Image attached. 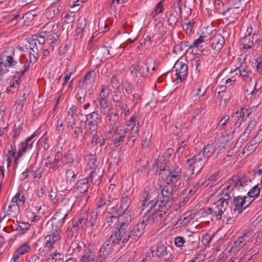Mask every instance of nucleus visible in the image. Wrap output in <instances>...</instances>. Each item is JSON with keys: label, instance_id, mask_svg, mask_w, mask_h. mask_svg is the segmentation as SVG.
<instances>
[{"label": "nucleus", "instance_id": "nucleus-34", "mask_svg": "<svg viewBox=\"0 0 262 262\" xmlns=\"http://www.w3.org/2000/svg\"><path fill=\"white\" fill-rule=\"evenodd\" d=\"M30 224L28 223H19L16 228V230L20 234L25 233L30 228Z\"/></svg>", "mask_w": 262, "mask_h": 262}, {"label": "nucleus", "instance_id": "nucleus-45", "mask_svg": "<svg viewBox=\"0 0 262 262\" xmlns=\"http://www.w3.org/2000/svg\"><path fill=\"white\" fill-rule=\"evenodd\" d=\"M85 223V220L84 219H79L75 223H74L71 229V231L74 232L77 231L79 229L82 227V226Z\"/></svg>", "mask_w": 262, "mask_h": 262}, {"label": "nucleus", "instance_id": "nucleus-48", "mask_svg": "<svg viewBox=\"0 0 262 262\" xmlns=\"http://www.w3.org/2000/svg\"><path fill=\"white\" fill-rule=\"evenodd\" d=\"M241 147V144L237 142L235 145L229 151L227 157H231L233 155L236 154L238 151Z\"/></svg>", "mask_w": 262, "mask_h": 262}, {"label": "nucleus", "instance_id": "nucleus-16", "mask_svg": "<svg viewBox=\"0 0 262 262\" xmlns=\"http://www.w3.org/2000/svg\"><path fill=\"white\" fill-rule=\"evenodd\" d=\"M253 237V232L250 230H245L242 232L237 240L234 241V245L235 247L247 249V243H249Z\"/></svg>", "mask_w": 262, "mask_h": 262}, {"label": "nucleus", "instance_id": "nucleus-21", "mask_svg": "<svg viewBox=\"0 0 262 262\" xmlns=\"http://www.w3.org/2000/svg\"><path fill=\"white\" fill-rule=\"evenodd\" d=\"M165 172V178L162 176L163 179H165L166 183L169 184L170 183L173 184V185H179V183H181V175L177 174L172 171L169 170L163 171ZM181 185L180 184V186Z\"/></svg>", "mask_w": 262, "mask_h": 262}, {"label": "nucleus", "instance_id": "nucleus-52", "mask_svg": "<svg viewBox=\"0 0 262 262\" xmlns=\"http://www.w3.org/2000/svg\"><path fill=\"white\" fill-rule=\"evenodd\" d=\"M111 84L112 88L115 89H118L120 86V82L116 76H113L112 77L111 79Z\"/></svg>", "mask_w": 262, "mask_h": 262}, {"label": "nucleus", "instance_id": "nucleus-8", "mask_svg": "<svg viewBox=\"0 0 262 262\" xmlns=\"http://www.w3.org/2000/svg\"><path fill=\"white\" fill-rule=\"evenodd\" d=\"M12 55H6L5 62L6 65L9 68H12L15 70L13 72H18L23 71V73H25L28 70V64H24V63L20 59H18L17 61L13 57L14 54V49H11Z\"/></svg>", "mask_w": 262, "mask_h": 262}, {"label": "nucleus", "instance_id": "nucleus-49", "mask_svg": "<svg viewBox=\"0 0 262 262\" xmlns=\"http://www.w3.org/2000/svg\"><path fill=\"white\" fill-rule=\"evenodd\" d=\"M206 257V255L204 253H199L197 254L192 260L189 262H203Z\"/></svg>", "mask_w": 262, "mask_h": 262}, {"label": "nucleus", "instance_id": "nucleus-12", "mask_svg": "<svg viewBox=\"0 0 262 262\" xmlns=\"http://www.w3.org/2000/svg\"><path fill=\"white\" fill-rule=\"evenodd\" d=\"M112 132H114L113 142L116 146L120 145L121 143L123 142L126 134H127V138H128L129 131L126 130L124 126H116ZM126 145L132 146L133 142L132 141L129 142L128 140Z\"/></svg>", "mask_w": 262, "mask_h": 262}, {"label": "nucleus", "instance_id": "nucleus-63", "mask_svg": "<svg viewBox=\"0 0 262 262\" xmlns=\"http://www.w3.org/2000/svg\"><path fill=\"white\" fill-rule=\"evenodd\" d=\"M227 144L223 142V140L219 143V146L217 147L218 150L217 154L223 152L227 148Z\"/></svg>", "mask_w": 262, "mask_h": 262}, {"label": "nucleus", "instance_id": "nucleus-25", "mask_svg": "<svg viewBox=\"0 0 262 262\" xmlns=\"http://www.w3.org/2000/svg\"><path fill=\"white\" fill-rule=\"evenodd\" d=\"M92 72H89L85 74L83 79L79 80L78 86L81 91L84 90L87 85L94 82V79L92 77Z\"/></svg>", "mask_w": 262, "mask_h": 262}, {"label": "nucleus", "instance_id": "nucleus-33", "mask_svg": "<svg viewBox=\"0 0 262 262\" xmlns=\"http://www.w3.org/2000/svg\"><path fill=\"white\" fill-rule=\"evenodd\" d=\"M217 173H214L212 175H211L209 178L205 181L203 185H204L205 187H212V186H214L216 182L217 181Z\"/></svg>", "mask_w": 262, "mask_h": 262}, {"label": "nucleus", "instance_id": "nucleus-9", "mask_svg": "<svg viewBox=\"0 0 262 262\" xmlns=\"http://www.w3.org/2000/svg\"><path fill=\"white\" fill-rule=\"evenodd\" d=\"M139 120L137 116H133L126 123L125 129L129 131L128 141L134 142L139 134Z\"/></svg>", "mask_w": 262, "mask_h": 262}, {"label": "nucleus", "instance_id": "nucleus-39", "mask_svg": "<svg viewBox=\"0 0 262 262\" xmlns=\"http://www.w3.org/2000/svg\"><path fill=\"white\" fill-rule=\"evenodd\" d=\"M86 26V21L85 19L79 20L77 24L76 29V33L77 35L82 33Z\"/></svg>", "mask_w": 262, "mask_h": 262}, {"label": "nucleus", "instance_id": "nucleus-59", "mask_svg": "<svg viewBox=\"0 0 262 262\" xmlns=\"http://www.w3.org/2000/svg\"><path fill=\"white\" fill-rule=\"evenodd\" d=\"M247 255H245L241 257L240 258H235L233 260H232L231 262H248L252 256L248 257Z\"/></svg>", "mask_w": 262, "mask_h": 262}, {"label": "nucleus", "instance_id": "nucleus-20", "mask_svg": "<svg viewBox=\"0 0 262 262\" xmlns=\"http://www.w3.org/2000/svg\"><path fill=\"white\" fill-rule=\"evenodd\" d=\"M13 78L10 82V89L8 90V92L10 93H13L18 89L20 85V78L25 74V73H23V71L20 72L19 73H18V72H13Z\"/></svg>", "mask_w": 262, "mask_h": 262}, {"label": "nucleus", "instance_id": "nucleus-30", "mask_svg": "<svg viewBox=\"0 0 262 262\" xmlns=\"http://www.w3.org/2000/svg\"><path fill=\"white\" fill-rule=\"evenodd\" d=\"M38 51L37 48H35V50L33 49V53H30L29 56V60L26 62L24 63V64H28V69H29V65L31 63H34L37 62L38 58Z\"/></svg>", "mask_w": 262, "mask_h": 262}, {"label": "nucleus", "instance_id": "nucleus-15", "mask_svg": "<svg viewBox=\"0 0 262 262\" xmlns=\"http://www.w3.org/2000/svg\"><path fill=\"white\" fill-rule=\"evenodd\" d=\"M173 69L176 71L177 83L182 82L185 79L188 74V66L184 62L177 60L175 63Z\"/></svg>", "mask_w": 262, "mask_h": 262}, {"label": "nucleus", "instance_id": "nucleus-13", "mask_svg": "<svg viewBox=\"0 0 262 262\" xmlns=\"http://www.w3.org/2000/svg\"><path fill=\"white\" fill-rule=\"evenodd\" d=\"M130 70L135 81L137 84H140L142 81V79L146 76L148 68L143 66L139 67L138 64L136 63L132 66Z\"/></svg>", "mask_w": 262, "mask_h": 262}, {"label": "nucleus", "instance_id": "nucleus-61", "mask_svg": "<svg viewBox=\"0 0 262 262\" xmlns=\"http://www.w3.org/2000/svg\"><path fill=\"white\" fill-rule=\"evenodd\" d=\"M206 36H200L199 38L194 40L193 46L198 48L200 43L206 40Z\"/></svg>", "mask_w": 262, "mask_h": 262}, {"label": "nucleus", "instance_id": "nucleus-47", "mask_svg": "<svg viewBox=\"0 0 262 262\" xmlns=\"http://www.w3.org/2000/svg\"><path fill=\"white\" fill-rule=\"evenodd\" d=\"M30 249V247L27 245L26 244H23L16 251L18 252V254L23 255L26 253L29 252Z\"/></svg>", "mask_w": 262, "mask_h": 262}, {"label": "nucleus", "instance_id": "nucleus-60", "mask_svg": "<svg viewBox=\"0 0 262 262\" xmlns=\"http://www.w3.org/2000/svg\"><path fill=\"white\" fill-rule=\"evenodd\" d=\"M247 255H245L241 257L240 258H235L233 260H232L231 262H248L252 256L248 257Z\"/></svg>", "mask_w": 262, "mask_h": 262}, {"label": "nucleus", "instance_id": "nucleus-44", "mask_svg": "<svg viewBox=\"0 0 262 262\" xmlns=\"http://www.w3.org/2000/svg\"><path fill=\"white\" fill-rule=\"evenodd\" d=\"M37 13L35 10L29 11L25 14L23 15L22 18H25V20L30 21L32 20L34 18L37 16Z\"/></svg>", "mask_w": 262, "mask_h": 262}, {"label": "nucleus", "instance_id": "nucleus-26", "mask_svg": "<svg viewBox=\"0 0 262 262\" xmlns=\"http://www.w3.org/2000/svg\"><path fill=\"white\" fill-rule=\"evenodd\" d=\"M246 112L247 110L243 108L233 113L231 115L232 122H234L235 123H236L237 122H239V123H242L244 122L246 120L245 113Z\"/></svg>", "mask_w": 262, "mask_h": 262}, {"label": "nucleus", "instance_id": "nucleus-4", "mask_svg": "<svg viewBox=\"0 0 262 262\" xmlns=\"http://www.w3.org/2000/svg\"><path fill=\"white\" fill-rule=\"evenodd\" d=\"M68 211L64 212L62 210H59L53 217L51 224L53 230L49 231L45 238V247L49 248L53 247L56 243L60 239L59 229L63 226L65 219L68 214Z\"/></svg>", "mask_w": 262, "mask_h": 262}, {"label": "nucleus", "instance_id": "nucleus-62", "mask_svg": "<svg viewBox=\"0 0 262 262\" xmlns=\"http://www.w3.org/2000/svg\"><path fill=\"white\" fill-rule=\"evenodd\" d=\"M192 26L191 23L190 21L182 25L183 29L187 34H189L191 32Z\"/></svg>", "mask_w": 262, "mask_h": 262}, {"label": "nucleus", "instance_id": "nucleus-56", "mask_svg": "<svg viewBox=\"0 0 262 262\" xmlns=\"http://www.w3.org/2000/svg\"><path fill=\"white\" fill-rule=\"evenodd\" d=\"M240 5L241 4H239L238 3H234V8H227L226 9H225L223 10V15H226L227 13L228 12H230V11H232V12H234V10L235 9H238L240 8Z\"/></svg>", "mask_w": 262, "mask_h": 262}, {"label": "nucleus", "instance_id": "nucleus-19", "mask_svg": "<svg viewBox=\"0 0 262 262\" xmlns=\"http://www.w3.org/2000/svg\"><path fill=\"white\" fill-rule=\"evenodd\" d=\"M34 135L28 137L25 141L21 142L18 145V156L20 158L25 152L30 150L32 148Z\"/></svg>", "mask_w": 262, "mask_h": 262}, {"label": "nucleus", "instance_id": "nucleus-11", "mask_svg": "<svg viewBox=\"0 0 262 262\" xmlns=\"http://www.w3.org/2000/svg\"><path fill=\"white\" fill-rule=\"evenodd\" d=\"M251 180L247 177H241L237 178L236 180L232 181L230 184H226L224 186L226 188H232L231 191L235 192L237 190L238 191H246Z\"/></svg>", "mask_w": 262, "mask_h": 262}, {"label": "nucleus", "instance_id": "nucleus-1", "mask_svg": "<svg viewBox=\"0 0 262 262\" xmlns=\"http://www.w3.org/2000/svg\"><path fill=\"white\" fill-rule=\"evenodd\" d=\"M180 188V183L179 185H173L169 188L165 186L161 190L162 197L159 201L152 198L151 195L146 192L143 194L142 204L151 212L154 213L160 219L164 214H165L171 206L172 205L174 199V192H176Z\"/></svg>", "mask_w": 262, "mask_h": 262}, {"label": "nucleus", "instance_id": "nucleus-23", "mask_svg": "<svg viewBox=\"0 0 262 262\" xmlns=\"http://www.w3.org/2000/svg\"><path fill=\"white\" fill-rule=\"evenodd\" d=\"M105 123L109 127L110 131L112 132V130L116 127L115 125L118 120V113L112 112L105 116Z\"/></svg>", "mask_w": 262, "mask_h": 262}, {"label": "nucleus", "instance_id": "nucleus-10", "mask_svg": "<svg viewBox=\"0 0 262 262\" xmlns=\"http://www.w3.org/2000/svg\"><path fill=\"white\" fill-rule=\"evenodd\" d=\"M173 250L171 247L162 244H158L156 249V255L161 260L171 261L173 258Z\"/></svg>", "mask_w": 262, "mask_h": 262}, {"label": "nucleus", "instance_id": "nucleus-53", "mask_svg": "<svg viewBox=\"0 0 262 262\" xmlns=\"http://www.w3.org/2000/svg\"><path fill=\"white\" fill-rule=\"evenodd\" d=\"M164 10V8L162 5V2L160 1L157 3L156 6L155 12L156 15H159L162 13Z\"/></svg>", "mask_w": 262, "mask_h": 262}, {"label": "nucleus", "instance_id": "nucleus-7", "mask_svg": "<svg viewBox=\"0 0 262 262\" xmlns=\"http://www.w3.org/2000/svg\"><path fill=\"white\" fill-rule=\"evenodd\" d=\"M130 215L123 214L119 215L115 223V230L112 233L114 236H116L118 239H120L122 242L124 241L126 238V233L129 229V226L132 221Z\"/></svg>", "mask_w": 262, "mask_h": 262}, {"label": "nucleus", "instance_id": "nucleus-50", "mask_svg": "<svg viewBox=\"0 0 262 262\" xmlns=\"http://www.w3.org/2000/svg\"><path fill=\"white\" fill-rule=\"evenodd\" d=\"M86 95V92L85 90H83V91H81L80 89L79 91H78V93L76 96V97L77 99L79 100V102L82 103L84 101V97Z\"/></svg>", "mask_w": 262, "mask_h": 262}, {"label": "nucleus", "instance_id": "nucleus-5", "mask_svg": "<svg viewBox=\"0 0 262 262\" xmlns=\"http://www.w3.org/2000/svg\"><path fill=\"white\" fill-rule=\"evenodd\" d=\"M123 246L124 244L120 239L111 234L101 246L97 255L98 258L109 261L110 256Z\"/></svg>", "mask_w": 262, "mask_h": 262}, {"label": "nucleus", "instance_id": "nucleus-6", "mask_svg": "<svg viewBox=\"0 0 262 262\" xmlns=\"http://www.w3.org/2000/svg\"><path fill=\"white\" fill-rule=\"evenodd\" d=\"M214 152L215 147H213L212 145L208 144L204 148L202 154L200 152L187 160L186 163L187 165L192 168L191 174L193 173L195 169H199L197 172L199 173L203 168L205 162L203 161V157L207 158V159H208Z\"/></svg>", "mask_w": 262, "mask_h": 262}, {"label": "nucleus", "instance_id": "nucleus-18", "mask_svg": "<svg viewBox=\"0 0 262 262\" xmlns=\"http://www.w3.org/2000/svg\"><path fill=\"white\" fill-rule=\"evenodd\" d=\"M100 121L101 118L96 112L91 113L86 116V123H88L90 129L93 132L96 130L97 125Z\"/></svg>", "mask_w": 262, "mask_h": 262}, {"label": "nucleus", "instance_id": "nucleus-38", "mask_svg": "<svg viewBox=\"0 0 262 262\" xmlns=\"http://www.w3.org/2000/svg\"><path fill=\"white\" fill-rule=\"evenodd\" d=\"M84 179L88 180V183L91 182L93 184H95L99 181V176L97 175V173L94 170H93L91 171L89 177L85 178Z\"/></svg>", "mask_w": 262, "mask_h": 262}, {"label": "nucleus", "instance_id": "nucleus-64", "mask_svg": "<svg viewBox=\"0 0 262 262\" xmlns=\"http://www.w3.org/2000/svg\"><path fill=\"white\" fill-rule=\"evenodd\" d=\"M256 71L262 75V61L261 59H256L255 62Z\"/></svg>", "mask_w": 262, "mask_h": 262}, {"label": "nucleus", "instance_id": "nucleus-28", "mask_svg": "<svg viewBox=\"0 0 262 262\" xmlns=\"http://www.w3.org/2000/svg\"><path fill=\"white\" fill-rule=\"evenodd\" d=\"M88 180L82 179L79 180L75 184L74 188L81 193H85L88 189Z\"/></svg>", "mask_w": 262, "mask_h": 262}, {"label": "nucleus", "instance_id": "nucleus-31", "mask_svg": "<svg viewBox=\"0 0 262 262\" xmlns=\"http://www.w3.org/2000/svg\"><path fill=\"white\" fill-rule=\"evenodd\" d=\"M236 74L238 73L241 77L244 78H250L251 79L252 73L250 71H248L247 69L245 68L242 65L235 70Z\"/></svg>", "mask_w": 262, "mask_h": 262}, {"label": "nucleus", "instance_id": "nucleus-51", "mask_svg": "<svg viewBox=\"0 0 262 262\" xmlns=\"http://www.w3.org/2000/svg\"><path fill=\"white\" fill-rule=\"evenodd\" d=\"M185 242L184 238L182 236H178L174 238V244L178 247H182Z\"/></svg>", "mask_w": 262, "mask_h": 262}, {"label": "nucleus", "instance_id": "nucleus-24", "mask_svg": "<svg viewBox=\"0 0 262 262\" xmlns=\"http://www.w3.org/2000/svg\"><path fill=\"white\" fill-rule=\"evenodd\" d=\"M113 101L115 103V106L116 110L118 111H121V116H126L128 115L129 113V110L128 108L127 105L126 103H124L120 99L117 100L114 98Z\"/></svg>", "mask_w": 262, "mask_h": 262}, {"label": "nucleus", "instance_id": "nucleus-29", "mask_svg": "<svg viewBox=\"0 0 262 262\" xmlns=\"http://www.w3.org/2000/svg\"><path fill=\"white\" fill-rule=\"evenodd\" d=\"M160 170L163 171L169 170L170 171H172L174 173L177 174L181 175L182 173V171L181 168L179 167L178 165H174V166L169 165V164H166L163 168L160 167Z\"/></svg>", "mask_w": 262, "mask_h": 262}, {"label": "nucleus", "instance_id": "nucleus-35", "mask_svg": "<svg viewBox=\"0 0 262 262\" xmlns=\"http://www.w3.org/2000/svg\"><path fill=\"white\" fill-rule=\"evenodd\" d=\"M25 202V198L23 194L20 193H17L11 200L12 203H16L18 206L23 205Z\"/></svg>", "mask_w": 262, "mask_h": 262}, {"label": "nucleus", "instance_id": "nucleus-43", "mask_svg": "<svg viewBox=\"0 0 262 262\" xmlns=\"http://www.w3.org/2000/svg\"><path fill=\"white\" fill-rule=\"evenodd\" d=\"M262 140V129L260 128L259 132L258 134L250 142L252 145L256 146V148L258 146V144Z\"/></svg>", "mask_w": 262, "mask_h": 262}, {"label": "nucleus", "instance_id": "nucleus-57", "mask_svg": "<svg viewBox=\"0 0 262 262\" xmlns=\"http://www.w3.org/2000/svg\"><path fill=\"white\" fill-rule=\"evenodd\" d=\"M75 16L74 12H72L69 14H67L64 17V22L67 24H69L74 21V17Z\"/></svg>", "mask_w": 262, "mask_h": 262}, {"label": "nucleus", "instance_id": "nucleus-55", "mask_svg": "<svg viewBox=\"0 0 262 262\" xmlns=\"http://www.w3.org/2000/svg\"><path fill=\"white\" fill-rule=\"evenodd\" d=\"M177 20L178 18L174 15L173 14H170L169 15V17L168 20L169 25L174 27L175 25H176Z\"/></svg>", "mask_w": 262, "mask_h": 262}, {"label": "nucleus", "instance_id": "nucleus-22", "mask_svg": "<svg viewBox=\"0 0 262 262\" xmlns=\"http://www.w3.org/2000/svg\"><path fill=\"white\" fill-rule=\"evenodd\" d=\"M111 201L107 200L106 196H102L97 203V206L95 213L101 216L107 209V206L110 205Z\"/></svg>", "mask_w": 262, "mask_h": 262}, {"label": "nucleus", "instance_id": "nucleus-58", "mask_svg": "<svg viewBox=\"0 0 262 262\" xmlns=\"http://www.w3.org/2000/svg\"><path fill=\"white\" fill-rule=\"evenodd\" d=\"M205 93V91H202L201 88H198L196 90L193 91L192 93V95L193 96L198 97L199 98H200L201 97H203Z\"/></svg>", "mask_w": 262, "mask_h": 262}, {"label": "nucleus", "instance_id": "nucleus-42", "mask_svg": "<svg viewBox=\"0 0 262 262\" xmlns=\"http://www.w3.org/2000/svg\"><path fill=\"white\" fill-rule=\"evenodd\" d=\"M255 125L256 121L255 120H251L249 123L248 126L246 128L245 132L243 134V135L246 137H248L250 134L251 132L253 129Z\"/></svg>", "mask_w": 262, "mask_h": 262}, {"label": "nucleus", "instance_id": "nucleus-37", "mask_svg": "<svg viewBox=\"0 0 262 262\" xmlns=\"http://www.w3.org/2000/svg\"><path fill=\"white\" fill-rule=\"evenodd\" d=\"M130 203V199L128 196L123 197L121 199L120 207L122 210L126 211Z\"/></svg>", "mask_w": 262, "mask_h": 262}, {"label": "nucleus", "instance_id": "nucleus-32", "mask_svg": "<svg viewBox=\"0 0 262 262\" xmlns=\"http://www.w3.org/2000/svg\"><path fill=\"white\" fill-rule=\"evenodd\" d=\"M260 193V188L258 185H255L247 193L248 197L247 199L249 200H252V202L254 201V197H257Z\"/></svg>", "mask_w": 262, "mask_h": 262}, {"label": "nucleus", "instance_id": "nucleus-36", "mask_svg": "<svg viewBox=\"0 0 262 262\" xmlns=\"http://www.w3.org/2000/svg\"><path fill=\"white\" fill-rule=\"evenodd\" d=\"M80 262H94L91 252L90 251L85 252L81 256Z\"/></svg>", "mask_w": 262, "mask_h": 262}, {"label": "nucleus", "instance_id": "nucleus-41", "mask_svg": "<svg viewBox=\"0 0 262 262\" xmlns=\"http://www.w3.org/2000/svg\"><path fill=\"white\" fill-rule=\"evenodd\" d=\"M75 125V119L74 118L73 113H68L67 118V126L69 129H72Z\"/></svg>", "mask_w": 262, "mask_h": 262}, {"label": "nucleus", "instance_id": "nucleus-40", "mask_svg": "<svg viewBox=\"0 0 262 262\" xmlns=\"http://www.w3.org/2000/svg\"><path fill=\"white\" fill-rule=\"evenodd\" d=\"M77 173H76L73 170L69 169L66 171V179L68 181L73 182L77 177Z\"/></svg>", "mask_w": 262, "mask_h": 262}, {"label": "nucleus", "instance_id": "nucleus-46", "mask_svg": "<svg viewBox=\"0 0 262 262\" xmlns=\"http://www.w3.org/2000/svg\"><path fill=\"white\" fill-rule=\"evenodd\" d=\"M229 120V116L228 115L225 116L217 123L216 128L219 130L223 129L226 125Z\"/></svg>", "mask_w": 262, "mask_h": 262}, {"label": "nucleus", "instance_id": "nucleus-54", "mask_svg": "<svg viewBox=\"0 0 262 262\" xmlns=\"http://www.w3.org/2000/svg\"><path fill=\"white\" fill-rule=\"evenodd\" d=\"M99 110L101 114L105 117L112 112V111L113 108L111 106H108L106 107L99 108Z\"/></svg>", "mask_w": 262, "mask_h": 262}, {"label": "nucleus", "instance_id": "nucleus-27", "mask_svg": "<svg viewBox=\"0 0 262 262\" xmlns=\"http://www.w3.org/2000/svg\"><path fill=\"white\" fill-rule=\"evenodd\" d=\"M49 157L47 159L48 162H46L45 165L47 166L50 170L52 171H55L59 166V163L60 161V157L58 155L55 156L54 160L52 161H50Z\"/></svg>", "mask_w": 262, "mask_h": 262}, {"label": "nucleus", "instance_id": "nucleus-17", "mask_svg": "<svg viewBox=\"0 0 262 262\" xmlns=\"http://www.w3.org/2000/svg\"><path fill=\"white\" fill-rule=\"evenodd\" d=\"M225 38L220 34H215L210 37L209 43L212 49L219 52L225 44Z\"/></svg>", "mask_w": 262, "mask_h": 262}, {"label": "nucleus", "instance_id": "nucleus-14", "mask_svg": "<svg viewBox=\"0 0 262 262\" xmlns=\"http://www.w3.org/2000/svg\"><path fill=\"white\" fill-rule=\"evenodd\" d=\"M232 197L233 199L232 203H233L234 206L233 210L235 212L237 211L238 214H240L243 210L245 209L252 202V200H249L247 197L245 196H235L234 194V196Z\"/></svg>", "mask_w": 262, "mask_h": 262}, {"label": "nucleus", "instance_id": "nucleus-3", "mask_svg": "<svg viewBox=\"0 0 262 262\" xmlns=\"http://www.w3.org/2000/svg\"><path fill=\"white\" fill-rule=\"evenodd\" d=\"M231 190L232 188H226L224 185L222 191L217 195V199L214 203L215 210L208 207L203 209V212L215 217L217 220H222L224 213L230 208V204H232L231 199L235 193L232 192Z\"/></svg>", "mask_w": 262, "mask_h": 262}, {"label": "nucleus", "instance_id": "nucleus-2", "mask_svg": "<svg viewBox=\"0 0 262 262\" xmlns=\"http://www.w3.org/2000/svg\"><path fill=\"white\" fill-rule=\"evenodd\" d=\"M141 210L144 212V216L142 221L138 223L132 227H129L126 233V238L123 243L125 244L128 242H132L133 241H137L144 233L145 227L149 224L159 222L161 219L157 216V214H154L150 210L142 204Z\"/></svg>", "mask_w": 262, "mask_h": 262}]
</instances>
